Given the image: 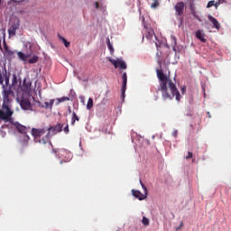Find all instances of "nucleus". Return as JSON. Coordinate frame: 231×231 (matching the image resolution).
Instances as JSON below:
<instances>
[{
  "label": "nucleus",
  "mask_w": 231,
  "mask_h": 231,
  "mask_svg": "<svg viewBox=\"0 0 231 231\" xmlns=\"http://www.w3.org/2000/svg\"><path fill=\"white\" fill-rule=\"evenodd\" d=\"M182 226H183V222H180V226L177 227L176 230H177V231L180 230V228H181Z\"/></svg>",
  "instance_id": "33"
},
{
  "label": "nucleus",
  "mask_w": 231,
  "mask_h": 231,
  "mask_svg": "<svg viewBox=\"0 0 231 231\" xmlns=\"http://www.w3.org/2000/svg\"><path fill=\"white\" fill-rule=\"evenodd\" d=\"M174 9L176 11V15H183V11L185 10V3H177L174 6Z\"/></svg>",
  "instance_id": "10"
},
{
  "label": "nucleus",
  "mask_w": 231,
  "mask_h": 231,
  "mask_svg": "<svg viewBox=\"0 0 231 231\" xmlns=\"http://www.w3.org/2000/svg\"><path fill=\"white\" fill-rule=\"evenodd\" d=\"M0 118L2 120H8V117L6 116V115L5 114V112H3V110H0Z\"/></svg>",
  "instance_id": "28"
},
{
  "label": "nucleus",
  "mask_w": 231,
  "mask_h": 231,
  "mask_svg": "<svg viewBox=\"0 0 231 231\" xmlns=\"http://www.w3.org/2000/svg\"><path fill=\"white\" fill-rule=\"evenodd\" d=\"M208 117L211 118L210 112H208Z\"/></svg>",
  "instance_id": "38"
},
{
  "label": "nucleus",
  "mask_w": 231,
  "mask_h": 231,
  "mask_svg": "<svg viewBox=\"0 0 231 231\" xmlns=\"http://www.w3.org/2000/svg\"><path fill=\"white\" fill-rule=\"evenodd\" d=\"M64 133H66V134H68V133H69V125H66L63 129Z\"/></svg>",
  "instance_id": "31"
},
{
  "label": "nucleus",
  "mask_w": 231,
  "mask_h": 231,
  "mask_svg": "<svg viewBox=\"0 0 231 231\" xmlns=\"http://www.w3.org/2000/svg\"><path fill=\"white\" fill-rule=\"evenodd\" d=\"M20 106L22 109H24V111H32V102L28 98H23L21 100Z\"/></svg>",
  "instance_id": "9"
},
{
  "label": "nucleus",
  "mask_w": 231,
  "mask_h": 231,
  "mask_svg": "<svg viewBox=\"0 0 231 231\" xmlns=\"http://www.w3.org/2000/svg\"><path fill=\"white\" fill-rule=\"evenodd\" d=\"M58 100H59V102H66V101L69 100V97H61V98H59Z\"/></svg>",
  "instance_id": "30"
},
{
  "label": "nucleus",
  "mask_w": 231,
  "mask_h": 231,
  "mask_svg": "<svg viewBox=\"0 0 231 231\" xmlns=\"http://www.w3.org/2000/svg\"><path fill=\"white\" fill-rule=\"evenodd\" d=\"M52 152H54V154H58L60 158H63V160H67V162H69V160L73 158V154L71 153V152L66 149L55 150L52 148Z\"/></svg>",
  "instance_id": "4"
},
{
  "label": "nucleus",
  "mask_w": 231,
  "mask_h": 231,
  "mask_svg": "<svg viewBox=\"0 0 231 231\" xmlns=\"http://www.w3.org/2000/svg\"><path fill=\"white\" fill-rule=\"evenodd\" d=\"M140 183L143 190V194H142L140 190L132 189V195L134 196V198H136L137 199H139V201H143V199H145L147 198V187H145V185L143 184V182H142V180H140Z\"/></svg>",
  "instance_id": "3"
},
{
  "label": "nucleus",
  "mask_w": 231,
  "mask_h": 231,
  "mask_svg": "<svg viewBox=\"0 0 231 231\" xmlns=\"http://www.w3.org/2000/svg\"><path fill=\"white\" fill-rule=\"evenodd\" d=\"M199 21H201V19L198 18Z\"/></svg>",
  "instance_id": "40"
},
{
  "label": "nucleus",
  "mask_w": 231,
  "mask_h": 231,
  "mask_svg": "<svg viewBox=\"0 0 231 231\" xmlns=\"http://www.w3.org/2000/svg\"><path fill=\"white\" fill-rule=\"evenodd\" d=\"M62 127H64V125L62 124H58L55 126H50L47 129V138H49V140H51V136H55V134H57L58 133H61L62 132Z\"/></svg>",
  "instance_id": "5"
},
{
  "label": "nucleus",
  "mask_w": 231,
  "mask_h": 231,
  "mask_svg": "<svg viewBox=\"0 0 231 231\" xmlns=\"http://www.w3.org/2000/svg\"><path fill=\"white\" fill-rule=\"evenodd\" d=\"M173 136L176 138V136H178V131L177 130H175L174 132H173Z\"/></svg>",
  "instance_id": "35"
},
{
  "label": "nucleus",
  "mask_w": 231,
  "mask_h": 231,
  "mask_svg": "<svg viewBox=\"0 0 231 231\" xmlns=\"http://www.w3.org/2000/svg\"><path fill=\"white\" fill-rule=\"evenodd\" d=\"M37 62H39V56H32L29 60L28 63L29 64H37Z\"/></svg>",
  "instance_id": "21"
},
{
  "label": "nucleus",
  "mask_w": 231,
  "mask_h": 231,
  "mask_svg": "<svg viewBox=\"0 0 231 231\" xmlns=\"http://www.w3.org/2000/svg\"><path fill=\"white\" fill-rule=\"evenodd\" d=\"M153 3L151 5V8H157L160 3H158V0H152Z\"/></svg>",
  "instance_id": "29"
},
{
  "label": "nucleus",
  "mask_w": 231,
  "mask_h": 231,
  "mask_svg": "<svg viewBox=\"0 0 231 231\" xmlns=\"http://www.w3.org/2000/svg\"><path fill=\"white\" fill-rule=\"evenodd\" d=\"M156 73L159 79L157 93L158 91H161L163 100H172L175 97L177 102H180V100H181V95L180 94L178 88H176V84L172 82V79L167 77V75L163 73V70L160 69H156Z\"/></svg>",
  "instance_id": "1"
},
{
  "label": "nucleus",
  "mask_w": 231,
  "mask_h": 231,
  "mask_svg": "<svg viewBox=\"0 0 231 231\" xmlns=\"http://www.w3.org/2000/svg\"><path fill=\"white\" fill-rule=\"evenodd\" d=\"M60 41H62L65 48H69V42H68V40H66V38L60 36V35H58Z\"/></svg>",
  "instance_id": "23"
},
{
  "label": "nucleus",
  "mask_w": 231,
  "mask_h": 231,
  "mask_svg": "<svg viewBox=\"0 0 231 231\" xmlns=\"http://www.w3.org/2000/svg\"><path fill=\"white\" fill-rule=\"evenodd\" d=\"M109 62H111L116 69L119 68V69H127V64H125V61L122 60L109 59Z\"/></svg>",
  "instance_id": "7"
},
{
  "label": "nucleus",
  "mask_w": 231,
  "mask_h": 231,
  "mask_svg": "<svg viewBox=\"0 0 231 231\" xmlns=\"http://www.w3.org/2000/svg\"><path fill=\"white\" fill-rule=\"evenodd\" d=\"M143 28L146 32L145 37L148 41H152V37H154V30L149 27V24L145 23V19L143 18Z\"/></svg>",
  "instance_id": "6"
},
{
  "label": "nucleus",
  "mask_w": 231,
  "mask_h": 231,
  "mask_svg": "<svg viewBox=\"0 0 231 231\" xmlns=\"http://www.w3.org/2000/svg\"><path fill=\"white\" fill-rule=\"evenodd\" d=\"M107 46L110 53L111 54L115 53V49L113 48V44H111V42L109 40L107 41Z\"/></svg>",
  "instance_id": "25"
},
{
  "label": "nucleus",
  "mask_w": 231,
  "mask_h": 231,
  "mask_svg": "<svg viewBox=\"0 0 231 231\" xmlns=\"http://www.w3.org/2000/svg\"><path fill=\"white\" fill-rule=\"evenodd\" d=\"M14 126L16 127L18 133H21V134H26V133H28V127H26L19 123H16L14 125Z\"/></svg>",
  "instance_id": "15"
},
{
  "label": "nucleus",
  "mask_w": 231,
  "mask_h": 231,
  "mask_svg": "<svg viewBox=\"0 0 231 231\" xmlns=\"http://www.w3.org/2000/svg\"><path fill=\"white\" fill-rule=\"evenodd\" d=\"M10 90H5L4 91V104H9L10 98Z\"/></svg>",
  "instance_id": "19"
},
{
  "label": "nucleus",
  "mask_w": 231,
  "mask_h": 231,
  "mask_svg": "<svg viewBox=\"0 0 231 231\" xmlns=\"http://www.w3.org/2000/svg\"><path fill=\"white\" fill-rule=\"evenodd\" d=\"M0 3H1V0H0Z\"/></svg>",
  "instance_id": "42"
},
{
  "label": "nucleus",
  "mask_w": 231,
  "mask_h": 231,
  "mask_svg": "<svg viewBox=\"0 0 231 231\" xmlns=\"http://www.w3.org/2000/svg\"><path fill=\"white\" fill-rule=\"evenodd\" d=\"M69 113H71V107H69Z\"/></svg>",
  "instance_id": "39"
},
{
  "label": "nucleus",
  "mask_w": 231,
  "mask_h": 231,
  "mask_svg": "<svg viewBox=\"0 0 231 231\" xmlns=\"http://www.w3.org/2000/svg\"><path fill=\"white\" fill-rule=\"evenodd\" d=\"M60 163H62V161H60Z\"/></svg>",
  "instance_id": "41"
},
{
  "label": "nucleus",
  "mask_w": 231,
  "mask_h": 231,
  "mask_svg": "<svg viewBox=\"0 0 231 231\" xmlns=\"http://www.w3.org/2000/svg\"><path fill=\"white\" fill-rule=\"evenodd\" d=\"M212 6H216V7L219 6V2L216 3V1L214 0L209 1L208 3L207 8H212Z\"/></svg>",
  "instance_id": "22"
},
{
  "label": "nucleus",
  "mask_w": 231,
  "mask_h": 231,
  "mask_svg": "<svg viewBox=\"0 0 231 231\" xmlns=\"http://www.w3.org/2000/svg\"><path fill=\"white\" fill-rule=\"evenodd\" d=\"M79 121H80V118L79 117V116H77V113L72 112L71 125H75V123Z\"/></svg>",
  "instance_id": "20"
},
{
  "label": "nucleus",
  "mask_w": 231,
  "mask_h": 231,
  "mask_svg": "<svg viewBox=\"0 0 231 231\" xmlns=\"http://www.w3.org/2000/svg\"><path fill=\"white\" fill-rule=\"evenodd\" d=\"M123 84H122V98L123 100L125 98V91L127 89V72H124L122 75Z\"/></svg>",
  "instance_id": "8"
},
{
  "label": "nucleus",
  "mask_w": 231,
  "mask_h": 231,
  "mask_svg": "<svg viewBox=\"0 0 231 231\" xmlns=\"http://www.w3.org/2000/svg\"><path fill=\"white\" fill-rule=\"evenodd\" d=\"M27 44L29 45L30 50H32L33 44L32 42H28Z\"/></svg>",
  "instance_id": "36"
},
{
  "label": "nucleus",
  "mask_w": 231,
  "mask_h": 231,
  "mask_svg": "<svg viewBox=\"0 0 231 231\" xmlns=\"http://www.w3.org/2000/svg\"><path fill=\"white\" fill-rule=\"evenodd\" d=\"M196 37L200 41V42H207V40L205 38V32L201 30H198L196 32Z\"/></svg>",
  "instance_id": "17"
},
{
  "label": "nucleus",
  "mask_w": 231,
  "mask_h": 231,
  "mask_svg": "<svg viewBox=\"0 0 231 231\" xmlns=\"http://www.w3.org/2000/svg\"><path fill=\"white\" fill-rule=\"evenodd\" d=\"M54 102H55V99H51L50 103L45 102L43 105L41 106V107H45V109H50V108L51 109V107H53Z\"/></svg>",
  "instance_id": "18"
},
{
  "label": "nucleus",
  "mask_w": 231,
  "mask_h": 231,
  "mask_svg": "<svg viewBox=\"0 0 231 231\" xmlns=\"http://www.w3.org/2000/svg\"><path fill=\"white\" fill-rule=\"evenodd\" d=\"M186 90L187 88L185 87L181 88L182 93H185Z\"/></svg>",
  "instance_id": "37"
},
{
  "label": "nucleus",
  "mask_w": 231,
  "mask_h": 231,
  "mask_svg": "<svg viewBox=\"0 0 231 231\" xmlns=\"http://www.w3.org/2000/svg\"><path fill=\"white\" fill-rule=\"evenodd\" d=\"M193 154L191 152H188V156H186V160H190V158H192Z\"/></svg>",
  "instance_id": "32"
},
{
  "label": "nucleus",
  "mask_w": 231,
  "mask_h": 231,
  "mask_svg": "<svg viewBox=\"0 0 231 231\" xmlns=\"http://www.w3.org/2000/svg\"><path fill=\"white\" fill-rule=\"evenodd\" d=\"M17 30H19V22L12 24L8 29V34L10 35V37H15Z\"/></svg>",
  "instance_id": "12"
},
{
  "label": "nucleus",
  "mask_w": 231,
  "mask_h": 231,
  "mask_svg": "<svg viewBox=\"0 0 231 231\" xmlns=\"http://www.w3.org/2000/svg\"><path fill=\"white\" fill-rule=\"evenodd\" d=\"M95 6H96L97 9L100 8V5H98V2L95 3Z\"/></svg>",
  "instance_id": "34"
},
{
  "label": "nucleus",
  "mask_w": 231,
  "mask_h": 231,
  "mask_svg": "<svg viewBox=\"0 0 231 231\" xmlns=\"http://www.w3.org/2000/svg\"><path fill=\"white\" fill-rule=\"evenodd\" d=\"M171 42H172V43H173V51H177V50H176V45H177L178 43H177L176 36L171 35Z\"/></svg>",
  "instance_id": "24"
},
{
  "label": "nucleus",
  "mask_w": 231,
  "mask_h": 231,
  "mask_svg": "<svg viewBox=\"0 0 231 231\" xmlns=\"http://www.w3.org/2000/svg\"><path fill=\"white\" fill-rule=\"evenodd\" d=\"M19 60L26 62L30 59L31 54H24L23 51H16Z\"/></svg>",
  "instance_id": "16"
},
{
  "label": "nucleus",
  "mask_w": 231,
  "mask_h": 231,
  "mask_svg": "<svg viewBox=\"0 0 231 231\" xmlns=\"http://www.w3.org/2000/svg\"><path fill=\"white\" fill-rule=\"evenodd\" d=\"M91 107H93V98L89 97L87 104V109H91Z\"/></svg>",
  "instance_id": "26"
},
{
  "label": "nucleus",
  "mask_w": 231,
  "mask_h": 231,
  "mask_svg": "<svg viewBox=\"0 0 231 231\" xmlns=\"http://www.w3.org/2000/svg\"><path fill=\"white\" fill-rule=\"evenodd\" d=\"M46 131H48V129L46 128H32L31 134L36 143H42V145H46V143H49L51 147H53V144L51 143V141H50V138H47L48 134H46Z\"/></svg>",
  "instance_id": "2"
},
{
  "label": "nucleus",
  "mask_w": 231,
  "mask_h": 231,
  "mask_svg": "<svg viewBox=\"0 0 231 231\" xmlns=\"http://www.w3.org/2000/svg\"><path fill=\"white\" fill-rule=\"evenodd\" d=\"M142 223L144 226H149V218L143 217Z\"/></svg>",
  "instance_id": "27"
},
{
  "label": "nucleus",
  "mask_w": 231,
  "mask_h": 231,
  "mask_svg": "<svg viewBox=\"0 0 231 231\" xmlns=\"http://www.w3.org/2000/svg\"><path fill=\"white\" fill-rule=\"evenodd\" d=\"M208 21H210V23H212L213 24V28H216V30H221V23H219V22L217 21V19H216L214 16H212L211 14L208 15Z\"/></svg>",
  "instance_id": "11"
},
{
  "label": "nucleus",
  "mask_w": 231,
  "mask_h": 231,
  "mask_svg": "<svg viewBox=\"0 0 231 231\" xmlns=\"http://www.w3.org/2000/svg\"><path fill=\"white\" fill-rule=\"evenodd\" d=\"M4 50L7 55V57H9V59H14L15 57V53H17V51H12L8 48V45L5 44L4 46Z\"/></svg>",
  "instance_id": "14"
},
{
  "label": "nucleus",
  "mask_w": 231,
  "mask_h": 231,
  "mask_svg": "<svg viewBox=\"0 0 231 231\" xmlns=\"http://www.w3.org/2000/svg\"><path fill=\"white\" fill-rule=\"evenodd\" d=\"M2 109H4V111H5V116H7V118H9L10 116H12L14 115V112L12 111V109H10L8 103H3Z\"/></svg>",
  "instance_id": "13"
}]
</instances>
